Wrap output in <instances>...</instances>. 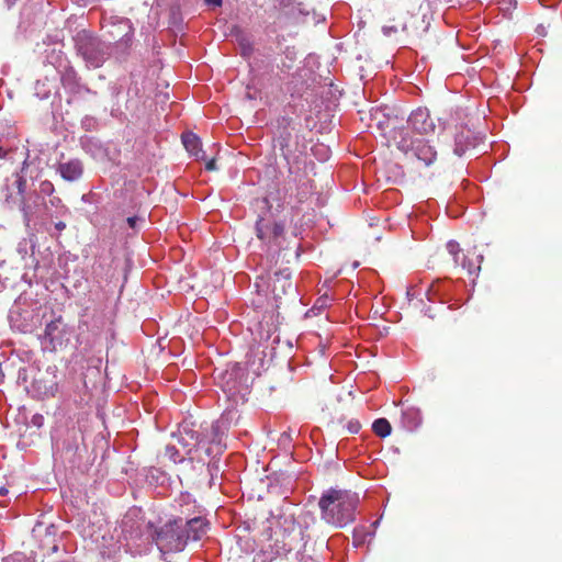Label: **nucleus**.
Masks as SVG:
<instances>
[{"label":"nucleus","mask_w":562,"mask_h":562,"mask_svg":"<svg viewBox=\"0 0 562 562\" xmlns=\"http://www.w3.org/2000/svg\"><path fill=\"white\" fill-rule=\"evenodd\" d=\"M499 3L506 5L507 9H509L516 4V0H499Z\"/></svg>","instance_id":"473e14b6"},{"label":"nucleus","mask_w":562,"mask_h":562,"mask_svg":"<svg viewBox=\"0 0 562 562\" xmlns=\"http://www.w3.org/2000/svg\"><path fill=\"white\" fill-rule=\"evenodd\" d=\"M94 124V120L92 117H85L82 120V126L87 130L91 128Z\"/></svg>","instance_id":"cd10ccee"},{"label":"nucleus","mask_w":562,"mask_h":562,"mask_svg":"<svg viewBox=\"0 0 562 562\" xmlns=\"http://www.w3.org/2000/svg\"><path fill=\"white\" fill-rule=\"evenodd\" d=\"M205 169H206L207 171H213V170H215V169H216L215 160H214V159H210V160H207V161H206V164H205Z\"/></svg>","instance_id":"7c9ffc66"},{"label":"nucleus","mask_w":562,"mask_h":562,"mask_svg":"<svg viewBox=\"0 0 562 562\" xmlns=\"http://www.w3.org/2000/svg\"><path fill=\"white\" fill-rule=\"evenodd\" d=\"M44 417L40 414H36L32 417V424L36 427H41L43 425Z\"/></svg>","instance_id":"bb28decb"},{"label":"nucleus","mask_w":562,"mask_h":562,"mask_svg":"<svg viewBox=\"0 0 562 562\" xmlns=\"http://www.w3.org/2000/svg\"><path fill=\"white\" fill-rule=\"evenodd\" d=\"M359 505L357 493L340 490H326L318 501L321 518L335 528H344L356 520Z\"/></svg>","instance_id":"7ed1b4c3"},{"label":"nucleus","mask_w":562,"mask_h":562,"mask_svg":"<svg viewBox=\"0 0 562 562\" xmlns=\"http://www.w3.org/2000/svg\"><path fill=\"white\" fill-rule=\"evenodd\" d=\"M384 35H391L392 33H395L397 30L395 26H383L382 29Z\"/></svg>","instance_id":"2f4dec72"},{"label":"nucleus","mask_w":562,"mask_h":562,"mask_svg":"<svg viewBox=\"0 0 562 562\" xmlns=\"http://www.w3.org/2000/svg\"><path fill=\"white\" fill-rule=\"evenodd\" d=\"M55 228L58 232H63L66 228V224L64 222H57V223H55Z\"/></svg>","instance_id":"c9c22d12"},{"label":"nucleus","mask_w":562,"mask_h":562,"mask_svg":"<svg viewBox=\"0 0 562 562\" xmlns=\"http://www.w3.org/2000/svg\"><path fill=\"white\" fill-rule=\"evenodd\" d=\"M140 512L131 509L122 520V529L126 539H136L145 537L146 540L154 539L161 552L182 551L186 543L183 518L178 517L168 521L158 531H154L149 522L144 520L134 521Z\"/></svg>","instance_id":"f257e3e1"},{"label":"nucleus","mask_w":562,"mask_h":562,"mask_svg":"<svg viewBox=\"0 0 562 562\" xmlns=\"http://www.w3.org/2000/svg\"><path fill=\"white\" fill-rule=\"evenodd\" d=\"M8 494V490L5 487L0 488V495L4 496Z\"/></svg>","instance_id":"58836bf2"},{"label":"nucleus","mask_w":562,"mask_h":562,"mask_svg":"<svg viewBox=\"0 0 562 562\" xmlns=\"http://www.w3.org/2000/svg\"><path fill=\"white\" fill-rule=\"evenodd\" d=\"M182 144L187 151L196 160H205V153L201 148L200 138L193 133H184L182 135Z\"/></svg>","instance_id":"dca6fc26"},{"label":"nucleus","mask_w":562,"mask_h":562,"mask_svg":"<svg viewBox=\"0 0 562 562\" xmlns=\"http://www.w3.org/2000/svg\"><path fill=\"white\" fill-rule=\"evenodd\" d=\"M74 337V328L67 325L61 317L46 324L42 345L46 349L58 350L66 348Z\"/></svg>","instance_id":"1a4fd4ad"},{"label":"nucleus","mask_w":562,"mask_h":562,"mask_svg":"<svg viewBox=\"0 0 562 562\" xmlns=\"http://www.w3.org/2000/svg\"><path fill=\"white\" fill-rule=\"evenodd\" d=\"M358 428H359V425L356 424V425H350V431L351 432H357L358 431Z\"/></svg>","instance_id":"4c0bfd02"},{"label":"nucleus","mask_w":562,"mask_h":562,"mask_svg":"<svg viewBox=\"0 0 562 562\" xmlns=\"http://www.w3.org/2000/svg\"><path fill=\"white\" fill-rule=\"evenodd\" d=\"M374 434L381 438H385L391 434L392 427L387 419L378 418L372 424Z\"/></svg>","instance_id":"412c9836"},{"label":"nucleus","mask_w":562,"mask_h":562,"mask_svg":"<svg viewBox=\"0 0 562 562\" xmlns=\"http://www.w3.org/2000/svg\"><path fill=\"white\" fill-rule=\"evenodd\" d=\"M220 431H221V424H220V422H216V423H214L212 425V432H213L212 442H214V443H216L218 446L217 452H221L223 450L222 439L220 437Z\"/></svg>","instance_id":"b1692460"},{"label":"nucleus","mask_w":562,"mask_h":562,"mask_svg":"<svg viewBox=\"0 0 562 562\" xmlns=\"http://www.w3.org/2000/svg\"><path fill=\"white\" fill-rule=\"evenodd\" d=\"M392 142L394 143L396 148L405 155L412 153L416 144V139H413L408 131H406L405 128L394 130L392 134Z\"/></svg>","instance_id":"2eb2a0df"},{"label":"nucleus","mask_w":562,"mask_h":562,"mask_svg":"<svg viewBox=\"0 0 562 562\" xmlns=\"http://www.w3.org/2000/svg\"><path fill=\"white\" fill-rule=\"evenodd\" d=\"M74 41L78 55L89 68L101 67L110 55V45L86 30L79 31Z\"/></svg>","instance_id":"39448f33"},{"label":"nucleus","mask_w":562,"mask_h":562,"mask_svg":"<svg viewBox=\"0 0 562 562\" xmlns=\"http://www.w3.org/2000/svg\"><path fill=\"white\" fill-rule=\"evenodd\" d=\"M55 88H56V86L53 80H49L48 78H44V79H38L35 82L34 90H35L36 97H38L40 99L43 100V99H47Z\"/></svg>","instance_id":"6ab92c4d"},{"label":"nucleus","mask_w":562,"mask_h":562,"mask_svg":"<svg viewBox=\"0 0 562 562\" xmlns=\"http://www.w3.org/2000/svg\"><path fill=\"white\" fill-rule=\"evenodd\" d=\"M409 127L418 134L426 135L435 132V123L427 109L418 108L407 120Z\"/></svg>","instance_id":"9d476101"},{"label":"nucleus","mask_w":562,"mask_h":562,"mask_svg":"<svg viewBox=\"0 0 562 562\" xmlns=\"http://www.w3.org/2000/svg\"><path fill=\"white\" fill-rule=\"evenodd\" d=\"M464 153V148L457 142L454 147V154L458 156H462Z\"/></svg>","instance_id":"f704fd0d"},{"label":"nucleus","mask_w":562,"mask_h":562,"mask_svg":"<svg viewBox=\"0 0 562 562\" xmlns=\"http://www.w3.org/2000/svg\"><path fill=\"white\" fill-rule=\"evenodd\" d=\"M125 27L127 29V32L124 34V36L122 37V40L127 43L131 41V37H132V27L131 25L127 23V21L124 23Z\"/></svg>","instance_id":"a878e982"},{"label":"nucleus","mask_w":562,"mask_h":562,"mask_svg":"<svg viewBox=\"0 0 562 562\" xmlns=\"http://www.w3.org/2000/svg\"><path fill=\"white\" fill-rule=\"evenodd\" d=\"M56 72L59 75L61 87L68 94L67 103L83 100L87 94H95L87 85L81 80L74 66L68 58L60 52L56 56L55 61H50Z\"/></svg>","instance_id":"20e7f679"},{"label":"nucleus","mask_w":562,"mask_h":562,"mask_svg":"<svg viewBox=\"0 0 562 562\" xmlns=\"http://www.w3.org/2000/svg\"><path fill=\"white\" fill-rule=\"evenodd\" d=\"M182 507L181 514L183 518V528L186 543L189 540L198 541L206 535L209 530V521L202 516V509L195 504L190 494H182L179 498Z\"/></svg>","instance_id":"423d86ee"},{"label":"nucleus","mask_w":562,"mask_h":562,"mask_svg":"<svg viewBox=\"0 0 562 562\" xmlns=\"http://www.w3.org/2000/svg\"><path fill=\"white\" fill-rule=\"evenodd\" d=\"M205 3L211 8H218L222 5V0H205Z\"/></svg>","instance_id":"c85d7f7f"},{"label":"nucleus","mask_w":562,"mask_h":562,"mask_svg":"<svg viewBox=\"0 0 562 562\" xmlns=\"http://www.w3.org/2000/svg\"><path fill=\"white\" fill-rule=\"evenodd\" d=\"M166 454L169 457L170 460H172L175 463L181 462L183 460V457L180 456L176 447L173 446H167L166 448Z\"/></svg>","instance_id":"393cba45"},{"label":"nucleus","mask_w":562,"mask_h":562,"mask_svg":"<svg viewBox=\"0 0 562 562\" xmlns=\"http://www.w3.org/2000/svg\"><path fill=\"white\" fill-rule=\"evenodd\" d=\"M5 1H7L8 5L11 7L12 4L15 3L16 0H5Z\"/></svg>","instance_id":"a19ab883"},{"label":"nucleus","mask_w":562,"mask_h":562,"mask_svg":"<svg viewBox=\"0 0 562 562\" xmlns=\"http://www.w3.org/2000/svg\"><path fill=\"white\" fill-rule=\"evenodd\" d=\"M447 250L452 256L456 265H460L463 269H465L469 274H474L480 270V265H474L473 262L467 260L465 256L461 258V248L459 244L454 240H449L447 243Z\"/></svg>","instance_id":"ddd939ff"},{"label":"nucleus","mask_w":562,"mask_h":562,"mask_svg":"<svg viewBox=\"0 0 562 562\" xmlns=\"http://www.w3.org/2000/svg\"><path fill=\"white\" fill-rule=\"evenodd\" d=\"M224 391L228 393H234V386H231L229 382L227 381L226 384L224 385Z\"/></svg>","instance_id":"e433bc0d"},{"label":"nucleus","mask_w":562,"mask_h":562,"mask_svg":"<svg viewBox=\"0 0 562 562\" xmlns=\"http://www.w3.org/2000/svg\"><path fill=\"white\" fill-rule=\"evenodd\" d=\"M412 154L418 160L423 161L425 166H430L437 158V151L435 148L424 139H416Z\"/></svg>","instance_id":"4468645a"},{"label":"nucleus","mask_w":562,"mask_h":562,"mask_svg":"<svg viewBox=\"0 0 562 562\" xmlns=\"http://www.w3.org/2000/svg\"><path fill=\"white\" fill-rule=\"evenodd\" d=\"M26 166L27 157L23 159L21 170L13 173V180L10 182L7 179L2 188V195L5 206L10 210L16 207L22 213L26 227H31L40 221V200L35 188L26 190V179L24 177Z\"/></svg>","instance_id":"f03ea898"},{"label":"nucleus","mask_w":562,"mask_h":562,"mask_svg":"<svg viewBox=\"0 0 562 562\" xmlns=\"http://www.w3.org/2000/svg\"><path fill=\"white\" fill-rule=\"evenodd\" d=\"M137 221L138 218L136 216H132L127 218V224L131 228H135Z\"/></svg>","instance_id":"72a5a7b5"},{"label":"nucleus","mask_w":562,"mask_h":562,"mask_svg":"<svg viewBox=\"0 0 562 562\" xmlns=\"http://www.w3.org/2000/svg\"><path fill=\"white\" fill-rule=\"evenodd\" d=\"M281 283L282 291L285 292L286 288H291V273L284 269L274 273L273 286L277 290V283Z\"/></svg>","instance_id":"5701e85b"},{"label":"nucleus","mask_w":562,"mask_h":562,"mask_svg":"<svg viewBox=\"0 0 562 562\" xmlns=\"http://www.w3.org/2000/svg\"><path fill=\"white\" fill-rule=\"evenodd\" d=\"M57 171L64 180L69 182L77 181L83 173V164L80 159L74 158L65 162H59Z\"/></svg>","instance_id":"f8f14e48"},{"label":"nucleus","mask_w":562,"mask_h":562,"mask_svg":"<svg viewBox=\"0 0 562 562\" xmlns=\"http://www.w3.org/2000/svg\"><path fill=\"white\" fill-rule=\"evenodd\" d=\"M11 327L20 333H32L38 325V318L34 317L32 312H11L10 314Z\"/></svg>","instance_id":"9b49d317"},{"label":"nucleus","mask_w":562,"mask_h":562,"mask_svg":"<svg viewBox=\"0 0 562 562\" xmlns=\"http://www.w3.org/2000/svg\"><path fill=\"white\" fill-rule=\"evenodd\" d=\"M57 391V384L54 383L52 384L46 391H45V395L47 396H54L55 395V392Z\"/></svg>","instance_id":"c756f323"},{"label":"nucleus","mask_w":562,"mask_h":562,"mask_svg":"<svg viewBox=\"0 0 562 562\" xmlns=\"http://www.w3.org/2000/svg\"><path fill=\"white\" fill-rule=\"evenodd\" d=\"M422 424L420 411L416 407H406L402 412V425L405 429L413 431Z\"/></svg>","instance_id":"a211bd4d"},{"label":"nucleus","mask_w":562,"mask_h":562,"mask_svg":"<svg viewBox=\"0 0 562 562\" xmlns=\"http://www.w3.org/2000/svg\"><path fill=\"white\" fill-rule=\"evenodd\" d=\"M256 236L267 251L277 254L285 241V226L272 215L259 216L255 226Z\"/></svg>","instance_id":"0eeeda50"},{"label":"nucleus","mask_w":562,"mask_h":562,"mask_svg":"<svg viewBox=\"0 0 562 562\" xmlns=\"http://www.w3.org/2000/svg\"><path fill=\"white\" fill-rule=\"evenodd\" d=\"M439 290H440V282L432 283L425 288L419 286V285H411L407 288L406 295L409 301L417 299L422 295H425L429 301H431L432 297L439 293Z\"/></svg>","instance_id":"f3484780"},{"label":"nucleus","mask_w":562,"mask_h":562,"mask_svg":"<svg viewBox=\"0 0 562 562\" xmlns=\"http://www.w3.org/2000/svg\"><path fill=\"white\" fill-rule=\"evenodd\" d=\"M80 145L81 148L91 155H97L101 150V144L98 139L90 137V136H83L80 138Z\"/></svg>","instance_id":"aec40b11"},{"label":"nucleus","mask_w":562,"mask_h":562,"mask_svg":"<svg viewBox=\"0 0 562 562\" xmlns=\"http://www.w3.org/2000/svg\"><path fill=\"white\" fill-rule=\"evenodd\" d=\"M35 191L40 200V220L69 214V209L63 203V200L55 194V187L52 181H40L38 186L35 187Z\"/></svg>","instance_id":"6e6552de"},{"label":"nucleus","mask_w":562,"mask_h":562,"mask_svg":"<svg viewBox=\"0 0 562 562\" xmlns=\"http://www.w3.org/2000/svg\"><path fill=\"white\" fill-rule=\"evenodd\" d=\"M379 522H380V520L378 519V520H375V521L372 524V528H373V530H372V531H374V532H375V529H376V527H378Z\"/></svg>","instance_id":"ea45409f"},{"label":"nucleus","mask_w":562,"mask_h":562,"mask_svg":"<svg viewBox=\"0 0 562 562\" xmlns=\"http://www.w3.org/2000/svg\"><path fill=\"white\" fill-rule=\"evenodd\" d=\"M374 536V531H368L367 527L358 526L353 529L352 537L355 546H360L367 541V538H372Z\"/></svg>","instance_id":"4be33fe9"}]
</instances>
